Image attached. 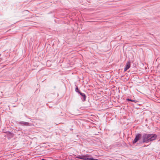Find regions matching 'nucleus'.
<instances>
[{
    "instance_id": "nucleus-8",
    "label": "nucleus",
    "mask_w": 160,
    "mask_h": 160,
    "mask_svg": "<svg viewBox=\"0 0 160 160\" xmlns=\"http://www.w3.org/2000/svg\"><path fill=\"white\" fill-rule=\"evenodd\" d=\"M78 158H80V159H82V156H79L78 157Z\"/></svg>"
},
{
    "instance_id": "nucleus-5",
    "label": "nucleus",
    "mask_w": 160,
    "mask_h": 160,
    "mask_svg": "<svg viewBox=\"0 0 160 160\" xmlns=\"http://www.w3.org/2000/svg\"><path fill=\"white\" fill-rule=\"evenodd\" d=\"M130 67V63L129 62H127L126 67L124 69V71H126Z\"/></svg>"
},
{
    "instance_id": "nucleus-9",
    "label": "nucleus",
    "mask_w": 160,
    "mask_h": 160,
    "mask_svg": "<svg viewBox=\"0 0 160 160\" xmlns=\"http://www.w3.org/2000/svg\"><path fill=\"white\" fill-rule=\"evenodd\" d=\"M128 100L129 101H132V102L133 101V100H130V99H128Z\"/></svg>"
},
{
    "instance_id": "nucleus-6",
    "label": "nucleus",
    "mask_w": 160,
    "mask_h": 160,
    "mask_svg": "<svg viewBox=\"0 0 160 160\" xmlns=\"http://www.w3.org/2000/svg\"><path fill=\"white\" fill-rule=\"evenodd\" d=\"M20 124L22 125H28L29 123L28 122H20Z\"/></svg>"
},
{
    "instance_id": "nucleus-4",
    "label": "nucleus",
    "mask_w": 160,
    "mask_h": 160,
    "mask_svg": "<svg viewBox=\"0 0 160 160\" xmlns=\"http://www.w3.org/2000/svg\"><path fill=\"white\" fill-rule=\"evenodd\" d=\"M157 135L155 134H151L150 137V141H153L156 139L157 138Z\"/></svg>"
},
{
    "instance_id": "nucleus-3",
    "label": "nucleus",
    "mask_w": 160,
    "mask_h": 160,
    "mask_svg": "<svg viewBox=\"0 0 160 160\" xmlns=\"http://www.w3.org/2000/svg\"><path fill=\"white\" fill-rule=\"evenodd\" d=\"M141 137V135L140 134H137L134 139V140L133 141V143H136L138 140H139Z\"/></svg>"
},
{
    "instance_id": "nucleus-7",
    "label": "nucleus",
    "mask_w": 160,
    "mask_h": 160,
    "mask_svg": "<svg viewBox=\"0 0 160 160\" xmlns=\"http://www.w3.org/2000/svg\"><path fill=\"white\" fill-rule=\"evenodd\" d=\"M79 93L80 94V95H81L83 98L84 100H85L86 98V96L84 93H82L81 92H79Z\"/></svg>"
},
{
    "instance_id": "nucleus-2",
    "label": "nucleus",
    "mask_w": 160,
    "mask_h": 160,
    "mask_svg": "<svg viewBox=\"0 0 160 160\" xmlns=\"http://www.w3.org/2000/svg\"><path fill=\"white\" fill-rule=\"evenodd\" d=\"M82 159L83 160H94V159L89 158V155L87 154L82 155Z\"/></svg>"
},
{
    "instance_id": "nucleus-10",
    "label": "nucleus",
    "mask_w": 160,
    "mask_h": 160,
    "mask_svg": "<svg viewBox=\"0 0 160 160\" xmlns=\"http://www.w3.org/2000/svg\"><path fill=\"white\" fill-rule=\"evenodd\" d=\"M46 160L44 159H42V160Z\"/></svg>"
},
{
    "instance_id": "nucleus-1",
    "label": "nucleus",
    "mask_w": 160,
    "mask_h": 160,
    "mask_svg": "<svg viewBox=\"0 0 160 160\" xmlns=\"http://www.w3.org/2000/svg\"><path fill=\"white\" fill-rule=\"evenodd\" d=\"M150 134H146L143 135L142 136V142H148L150 141Z\"/></svg>"
}]
</instances>
